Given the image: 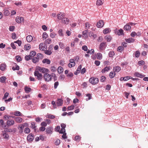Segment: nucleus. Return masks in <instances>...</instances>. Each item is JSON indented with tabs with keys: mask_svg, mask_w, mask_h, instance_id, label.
I'll return each mask as SVG.
<instances>
[{
	"mask_svg": "<svg viewBox=\"0 0 148 148\" xmlns=\"http://www.w3.org/2000/svg\"><path fill=\"white\" fill-rule=\"evenodd\" d=\"M32 39V37L31 35L28 36L26 37V40L28 42H30L31 41Z\"/></svg>",
	"mask_w": 148,
	"mask_h": 148,
	"instance_id": "obj_30",
	"label": "nucleus"
},
{
	"mask_svg": "<svg viewBox=\"0 0 148 148\" xmlns=\"http://www.w3.org/2000/svg\"><path fill=\"white\" fill-rule=\"evenodd\" d=\"M134 75L136 77H139L140 78H143L145 76L144 75H143L138 72H135L134 74Z\"/></svg>",
	"mask_w": 148,
	"mask_h": 148,
	"instance_id": "obj_12",
	"label": "nucleus"
},
{
	"mask_svg": "<svg viewBox=\"0 0 148 148\" xmlns=\"http://www.w3.org/2000/svg\"><path fill=\"white\" fill-rule=\"evenodd\" d=\"M31 48V46L30 45H28L27 46V45H25V49L26 50H29Z\"/></svg>",
	"mask_w": 148,
	"mask_h": 148,
	"instance_id": "obj_63",
	"label": "nucleus"
},
{
	"mask_svg": "<svg viewBox=\"0 0 148 148\" xmlns=\"http://www.w3.org/2000/svg\"><path fill=\"white\" fill-rule=\"evenodd\" d=\"M34 138V137L33 135L29 134L27 137V140L29 141H32Z\"/></svg>",
	"mask_w": 148,
	"mask_h": 148,
	"instance_id": "obj_13",
	"label": "nucleus"
},
{
	"mask_svg": "<svg viewBox=\"0 0 148 148\" xmlns=\"http://www.w3.org/2000/svg\"><path fill=\"white\" fill-rule=\"evenodd\" d=\"M106 42H103L100 44L99 49L100 50H103L106 47Z\"/></svg>",
	"mask_w": 148,
	"mask_h": 148,
	"instance_id": "obj_7",
	"label": "nucleus"
},
{
	"mask_svg": "<svg viewBox=\"0 0 148 148\" xmlns=\"http://www.w3.org/2000/svg\"><path fill=\"white\" fill-rule=\"evenodd\" d=\"M56 103L57 106H61L62 105L63 103V100L61 99H58Z\"/></svg>",
	"mask_w": 148,
	"mask_h": 148,
	"instance_id": "obj_16",
	"label": "nucleus"
},
{
	"mask_svg": "<svg viewBox=\"0 0 148 148\" xmlns=\"http://www.w3.org/2000/svg\"><path fill=\"white\" fill-rule=\"evenodd\" d=\"M43 78L46 82H49L52 79L51 74L50 75L48 73H46L44 75Z\"/></svg>",
	"mask_w": 148,
	"mask_h": 148,
	"instance_id": "obj_2",
	"label": "nucleus"
},
{
	"mask_svg": "<svg viewBox=\"0 0 148 148\" xmlns=\"http://www.w3.org/2000/svg\"><path fill=\"white\" fill-rule=\"evenodd\" d=\"M125 40L127 42L129 43L133 42L135 40V39L132 38H130L128 39H125Z\"/></svg>",
	"mask_w": 148,
	"mask_h": 148,
	"instance_id": "obj_19",
	"label": "nucleus"
},
{
	"mask_svg": "<svg viewBox=\"0 0 148 148\" xmlns=\"http://www.w3.org/2000/svg\"><path fill=\"white\" fill-rule=\"evenodd\" d=\"M12 69L13 70H18L19 69V67L18 66L16 65L15 68L14 66H13L12 68Z\"/></svg>",
	"mask_w": 148,
	"mask_h": 148,
	"instance_id": "obj_55",
	"label": "nucleus"
},
{
	"mask_svg": "<svg viewBox=\"0 0 148 148\" xmlns=\"http://www.w3.org/2000/svg\"><path fill=\"white\" fill-rule=\"evenodd\" d=\"M82 65H80L77 68L76 71L74 73V74L77 75L79 73L80 71L82 68Z\"/></svg>",
	"mask_w": 148,
	"mask_h": 148,
	"instance_id": "obj_20",
	"label": "nucleus"
},
{
	"mask_svg": "<svg viewBox=\"0 0 148 148\" xmlns=\"http://www.w3.org/2000/svg\"><path fill=\"white\" fill-rule=\"evenodd\" d=\"M104 3V1L101 0H97L96 4L97 5H101Z\"/></svg>",
	"mask_w": 148,
	"mask_h": 148,
	"instance_id": "obj_22",
	"label": "nucleus"
},
{
	"mask_svg": "<svg viewBox=\"0 0 148 148\" xmlns=\"http://www.w3.org/2000/svg\"><path fill=\"white\" fill-rule=\"evenodd\" d=\"M48 37V35L46 32H44L43 33L42 35V38H43L45 39L47 38Z\"/></svg>",
	"mask_w": 148,
	"mask_h": 148,
	"instance_id": "obj_39",
	"label": "nucleus"
},
{
	"mask_svg": "<svg viewBox=\"0 0 148 148\" xmlns=\"http://www.w3.org/2000/svg\"><path fill=\"white\" fill-rule=\"evenodd\" d=\"M104 25L103 22V21L100 20L97 23V27L98 28L102 27Z\"/></svg>",
	"mask_w": 148,
	"mask_h": 148,
	"instance_id": "obj_8",
	"label": "nucleus"
},
{
	"mask_svg": "<svg viewBox=\"0 0 148 148\" xmlns=\"http://www.w3.org/2000/svg\"><path fill=\"white\" fill-rule=\"evenodd\" d=\"M110 68L111 67L110 66H106L102 70L101 72L103 73H104L106 71H108L110 70Z\"/></svg>",
	"mask_w": 148,
	"mask_h": 148,
	"instance_id": "obj_14",
	"label": "nucleus"
},
{
	"mask_svg": "<svg viewBox=\"0 0 148 148\" xmlns=\"http://www.w3.org/2000/svg\"><path fill=\"white\" fill-rule=\"evenodd\" d=\"M34 75L35 76L37 77V79L38 80H41L42 78V74L39 73V71L37 69L35 70L34 73Z\"/></svg>",
	"mask_w": 148,
	"mask_h": 148,
	"instance_id": "obj_1",
	"label": "nucleus"
},
{
	"mask_svg": "<svg viewBox=\"0 0 148 148\" xmlns=\"http://www.w3.org/2000/svg\"><path fill=\"white\" fill-rule=\"evenodd\" d=\"M14 114L16 116H22V114L19 111H16L14 112Z\"/></svg>",
	"mask_w": 148,
	"mask_h": 148,
	"instance_id": "obj_27",
	"label": "nucleus"
},
{
	"mask_svg": "<svg viewBox=\"0 0 148 148\" xmlns=\"http://www.w3.org/2000/svg\"><path fill=\"white\" fill-rule=\"evenodd\" d=\"M24 131L25 133L28 134L30 133V130L29 128L26 127L24 129Z\"/></svg>",
	"mask_w": 148,
	"mask_h": 148,
	"instance_id": "obj_41",
	"label": "nucleus"
},
{
	"mask_svg": "<svg viewBox=\"0 0 148 148\" xmlns=\"http://www.w3.org/2000/svg\"><path fill=\"white\" fill-rule=\"evenodd\" d=\"M115 75V73H114L112 72H111L109 74V76L111 78H113Z\"/></svg>",
	"mask_w": 148,
	"mask_h": 148,
	"instance_id": "obj_44",
	"label": "nucleus"
},
{
	"mask_svg": "<svg viewBox=\"0 0 148 148\" xmlns=\"http://www.w3.org/2000/svg\"><path fill=\"white\" fill-rule=\"evenodd\" d=\"M39 61L38 58L36 57H34L33 58L32 61L34 63H36Z\"/></svg>",
	"mask_w": 148,
	"mask_h": 148,
	"instance_id": "obj_45",
	"label": "nucleus"
},
{
	"mask_svg": "<svg viewBox=\"0 0 148 148\" xmlns=\"http://www.w3.org/2000/svg\"><path fill=\"white\" fill-rule=\"evenodd\" d=\"M57 69L54 66H51V70L52 72H55L56 71Z\"/></svg>",
	"mask_w": 148,
	"mask_h": 148,
	"instance_id": "obj_49",
	"label": "nucleus"
},
{
	"mask_svg": "<svg viewBox=\"0 0 148 148\" xmlns=\"http://www.w3.org/2000/svg\"><path fill=\"white\" fill-rule=\"evenodd\" d=\"M62 22L65 24L67 25L69 22V20L68 18L64 17L62 20Z\"/></svg>",
	"mask_w": 148,
	"mask_h": 148,
	"instance_id": "obj_15",
	"label": "nucleus"
},
{
	"mask_svg": "<svg viewBox=\"0 0 148 148\" xmlns=\"http://www.w3.org/2000/svg\"><path fill=\"white\" fill-rule=\"evenodd\" d=\"M47 123L45 122H42L41 123V125L42 126L46 127L47 125Z\"/></svg>",
	"mask_w": 148,
	"mask_h": 148,
	"instance_id": "obj_64",
	"label": "nucleus"
},
{
	"mask_svg": "<svg viewBox=\"0 0 148 148\" xmlns=\"http://www.w3.org/2000/svg\"><path fill=\"white\" fill-rule=\"evenodd\" d=\"M82 49L85 51H86L88 50L87 47L86 45L83 46L82 47Z\"/></svg>",
	"mask_w": 148,
	"mask_h": 148,
	"instance_id": "obj_62",
	"label": "nucleus"
},
{
	"mask_svg": "<svg viewBox=\"0 0 148 148\" xmlns=\"http://www.w3.org/2000/svg\"><path fill=\"white\" fill-rule=\"evenodd\" d=\"M25 59L26 60H30L31 58V57L30 56V55L29 56H25Z\"/></svg>",
	"mask_w": 148,
	"mask_h": 148,
	"instance_id": "obj_52",
	"label": "nucleus"
},
{
	"mask_svg": "<svg viewBox=\"0 0 148 148\" xmlns=\"http://www.w3.org/2000/svg\"><path fill=\"white\" fill-rule=\"evenodd\" d=\"M105 39L107 40L108 42H110L112 39L111 37L109 36H106L105 37Z\"/></svg>",
	"mask_w": 148,
	"mask_h": 148,
	"instance_id": "obj_35",
	"label": "nucleus"
},
{
	"mask_svg": "<svg viewBox=\"0 0 148 148\" xmlns=\"http://www.w3.org/2000/svg\"><path fill=\"white\" fill-rule=\"evenodd\" d=\"M136 57L138 58L140 55V53L139 51H137L135 53Z\"/></svg>",
	"mask_w": 148,
	"mask_h": 148,
	"instance_id": "obj_43",
	"label": "nucleus"
},
{
	"mask_svg": "<svg viewBox=\"0 0 148 148\" xmlns=\"http://www.w3.org/2000/svg\"><path fill=\"white\" fill-rule=\"evenodd\" d=\"M47 118L50 119H54L55 118V116L51 114L48 113L46 116Z\"/></svg>",
	"mask_w": 148,
	"mask_h": 148,
	"instance_id": "obj_24",
	"label": "nucleus"
},
{
	"mask_svg": "<svg viewBox=\"0 0 148 148\" xmlns=\"http://www.w3.org/2000/svg\"><path fill=\"white\" fill-rule=\"evenodd\" d=\"M2 136L4 138L7 139H8L9 135L6 132H3L2 134Z\"/></svg>",
	"mask_w": 148,
	"mask_h": 148,
	"instance_id": "obj_31",
	"label": "nucleus"
},
{
	"mask_svg": "<svg viewBox=\"0 0 148 148\" xmlns=\"http://www.w3.org/2000/svg\"><path fill=\"white\" fill-rule=\"evenodd\" d=\"M131 29L130 26L128 24H127L124 26V29L125 30L128 31L130 30Z\"/></svg>",
	"mask_w": 148,
	"mask_h": 148,
	"instance_id": "obj_17",
	"label": "nucleus"
},
{
	"mask_svg": "<svg viewBox=\"0 0 148 148\" xmlns=\"http://www.w3.org/2000/svg\"><path fill=\"white\" fill-rule=\"evenodd\" d=\"M75 108V106L73 105H72L68 107L67 109L68 110H73Z\"/></svg>",
	"mask_w": 148,
	"mask_h": 148,
	"instance_id": "obj_42",
	"label": "nucleus"
},
{
	"mask_svg": "<svg viewBox=\"0 0 148 148\" xmlns=\"http://www.w3.org/2000/svg\"><path fill=\"white\" fill-rule=\"evenodd\" d=\"M4 131L5 132H6L15 133L16 131V130L15 128H13V129L7 128L5 129Z\"/></svg>",
	"mask_w": 148,
	"mask_h": 148,
	"instance_id": "obj_6",
	"label": "nucleus"
},
{
	"mask_svg": "<svg viewBox=\"0 0 148 148\" xmlns=\"http://www.w3.org/2000/svg\"><path fill=\"white\" fill-rule=\"evenodd\" d=\"M53 129L52 127H47L46 130L47 133L48 134H52Z\"/></svg>",
	"mask_w": 148,
	"mask_h": 148,
	"instance_id": "obj_9",
	"label": "nucleus"
},
{
	"mask_svg": "<svg viewBox=\"0 0 148 148\" xmlns=\"http://www.w3.org/2000/svg\"><path fill=\"white\" fill-rule=\"evenodd\" d=\"M86 96L88 97V98L86 99V100L88 101L92 99L91 95L90 94H88L86 95Z\"/></svg>",
	"mask_w": 148,
	"mask_h": 148,
	"instance_id": "obj_50",
	"label": "nucleus"
},
{
	"mask_svg": "<svg viewBox=\"0 0 148 148\" xmlns=\"http://www.w3.org/2000/svg\"><path fill=\"white\" fill-rule=\"evenodd\" d=\"M36 54V53L34 51H32L30 53L29 55L32 57L34 56Z\"/></svg>",
	"mask_w": 148,
	"mask_h": 148,
	"instance_id": "obj_47",
	"label": "nucleus"
},
{
	"mask_svg": "<svg viewBox=\"0 0 148 148\" xmlns=\"http://www.w3.org/2000/svg\"><path fill=\"white\" fill-rule=\"evenodd\" d=\"M115 55L114 51H111L108 53V55L110 57L112 58Z\"/></svg>",
	"mask_w": 148,
	"mask_h": 148,
	"instance_id": "obj_32",
	"label": "nucleus"
},
{
	"mask_svg": "<svg viewBox=\"0 0 148 148\" xmlns=\"http://www.w3.org/2000/svg\"><path fill=\"white\" fill-rule=\"evenodd\" d=\"M24 19L22 17L17 16L16 19V22L18 23H21L23 21Z\"/></svg>",
	"mask_w": 148,
	"mask_h": 148,
	"instance_id": "obj_11",
	"label": "nucleus"
},
{
	"mask_svg": "<svg viewBox=\"0 0 148 148\" xmlns=\"http://www.w3.org/2000/svg\"><path fill=\"white\" fill-rule=\"evenodd\" d=\"M51 39L50 38H48L45 41V43L46 44H49L51 43Z\"/></svg>",
	"mask_w": 148,
	"mask_h": 148,
	"instance_id": "obj_38",
	"label": "nucleus"
},
{
	"mask_svg": "<svg viewBox=\"0 0 148 148\" xmlns=\"http://www.w3.org/2000/svg\"><path fill=\"white\" fill-rule=\"evenodd\" d=\"M99 79L97 78L92 77L90 78L89 82L93 85L97 84L99 82Z\"/></svg>",
	"mask_w": 148,
	"mask_h": 148,
	"instance_id": "obj_4",
	"label": "nucleus"
},
{
	"mask_svg": "<svg viewBox=\"0 0 148 148\" xmlns=\"http://www.w3.org/2000/svg\"><path fill=\"white\" fill-rule=\"evenodd\" d=\"M51 104L52 105H53L54 108L55 109L57 107L56 104L55 103V102L54 101H52Z\"/></svg>",
	"mask_w": 148,
	"mask_h": 148,
	"instance_id": "obj_61",
	"label": "nucleus"
},
{
	"mask_svg": "<svg viewBox=\"0 0 148 148\" xmlns=\"http://www.w3.org/2000/svg\"><path fill=\"white\" fill-rule=\"evenodd\" d=\"M15 58L16 60L18 62H19L21 60V58L19 56H16Z\"/></svg>",
	"mask_w": 148,
	"mask_h": 148,
	"instance_id": "obj_48",
	"label": "nucleus"
},
{
	"mask_svg": "<svg viewBox=\"0 0 148 148\" xmlns=\"http://www.w3.org/2000/svg\"><path fill=\"white\" fill-rule=\"evenodd\" d=\"M106 77L105 76H102L101 77L100 81L102 82H103L106 80Z\"/></svg>",
	"mask_w": 148,
	"mask_h": 148,
	"instance_id": "obj_53",
	"label": "nucleus"
},
{
	"mask_svg": "<svg viewBox=\"0 0 148 148\" xmlns=\"http://www.w3.org/2000/svg\"><path fill=\"white\" fill-rule=\"evenodd\" d=\"M45 45L43 43H41L39 45V48L40 50H44L45 49Z\"/></svg>",
	"mask_w": 148,
	"mask_h": 148,
	"instance_id": "obj_21",
	"label": "nucleus"
},
{
	"mask_svg": "<svg viewBox=\"0 0 148 148\" xmlns=\"http://www.w3.org/2000/svg\"><path fill=\"white\" fill-rule=\"evenodd\" d=\"M52 77H53L54 78V81H55L57 80V77L56 75L54 73H52L51 74Z\"/></svg>",
	"mask_w": 148,
	"mask_h": 148,
	"instance_id": "obj_51",
	"label": "nucleus"
},
{
	"mask_svg": "<svg viewBox=\"0 0 148 148\" xmlns=\"http://www.w3.org/2000/svg\"><path fill=\"white\" fill-rule=\"evenodd\" d=\"M6 78L5 76H2L0 78V81L2 83H4L6 80Z\"/></svg>",
	"mask_w": 148,
	"mask_h": 148,
	"instance_id": "obj_36",
	"label": "nucleus"
},
{
	"mask_svg": "<svg viewBox=\"0 0 148 148\" xmlns=\"http://www.w3.org/2000/svg\"><path fill=\"white\" fill-rule=\"evenodd\" d=\"M65 15L64 13L60 12L57 15V18L59 20H62L64 17Z\"/></svg>",
	"mask_w": 148,
	"mask_h": 148,
	"instance_id": "obj_5",
	"label": "nucleus"
},
{
	"mask_svg": "<svg viewBox=\"0 0 148 148\" xmlns=\"http://www.w3.org/2000/svg\"><path fill=\"white\" fill-rule=\"evenodd\" d=\"M121 69L120 67L119 66H116L114 68V71L115 72H119Z\"/></svg>",
	"mask_w": 148,
	"mask_h": 148,
	"instance_id": "obj_29",
	"label": "nucleus"
},
{
	"mask_svg": "<svg viewBox=\"0 0 148 148\" xmlns=\"http://www.w3.org/2000/svg\"><path fill=\"white\" fill-rule=\"evenodd\" d=\"M36 69L40 72H41L45 74L49 72V70L48 69L44 67H41L38 66L36 68Z\"/></svg>",
	"mask_w": 148,
	"mask_h": 148,
	"instance_id": "obj_3",
	"label": "nucleus"
},
{
	"mask_svg": "<svg viewBox=\"0 0 148 148\" xmlns=\"http://www.w3.org/2000/svg\"><path fill=\"white\" fill-rule=\"evenodd\" d=\"M59 46L60 48L63 49L64 47V45L63 43L61 42H59Z\"/></svg>",
	"mask_w": 148,
	"mask_h": 148,
	"instance_id": "obj_59",
	"label": "nucleus"
},
{
	"mask_svg": "<svg viewBox=\"0 0 148 148\" xmlns=\"http://www.w3.org/2000/svg\"><path fill=\"white\" fill-rule=\"evenodd\" d=\"M110 32V30L109 28H106L103 30V33L105 34L108 33Z\"/></svg>",
	"mask_w": 148,
	"mask_h": 148,
	"instance_id": "obj_34",
	"label": "nucleus"
},
{
	"mask_svg": "<svg viewBox=\"0 0 148 148\" xmlns=\"http://www.w3.org/2000/svg\"><path fill=\"white\" fill-rule=\"evenodd\" d=\"M97 58L99 60H101L102 58V54L99 53L97 54Z\"/></svg>",
	"mask_w": 148,
	"mask_h": 148,
	"instance_id": "obj_37",
	"label": "nucleus"
},
{
	"mask_svg": "<svg viewBox=\"0 0 148 148\" xmlns=\"http://www.w3.org/2000/svg\"><path fill=\"white\" fill-rule=\"evenodd\" d=\"M5 64H2L0 66V69L2 71H3L5 70Z\"/></svg>",
	"mask_w": 148,
	"mask_h": 148,
	"instance_id": "obj_33",
	"label": "nucleus"
},
{
	"mask_svg": "<svg viewBox=\"0 0 148 148\" xmlns=\"http://www.w3.org/2000/svg\"><path fill=\"white\" fill-rule=\"evenodd\" d=\"M25 92L28 93L29 92L31 91V89L29 88H28L27 86H26L25 88Z\"/></svg>",
	"mask_w": 148,
	"mask_h": 148,
	"instance_id": "obj_40",
	"label": "nucleus"
},
{
	"mask_svg": "<svg viewBox=\"0 0 148 148\" xmlns=\"http://www.w3.org/2000/svg\"><path fill=\"white\" fill-rule=\"evenodd\" d=\"M14 124V121L12 120H8L7 121V125L8 126H11Z\"/></svg>",
	"mask_w": 148,
	"mask_h": 148,
	"instance_id": "obj_10",
	"label": "nucleus"
},
{
	"mask_svg": "<svg viewBox=\"0 0 148 148\" xmlns=\"http://www.w3.org/2000/svg\"><path fill=\"white\" fill-rule=\"evenodd\" d=\"M50 60L47 59H45L42 61V62L43 63H46L48 64H50Z\"/></svg>",
	"mask_w": 148,
	"mask_h": 148,
	"instance_id": "obj_28",
	"label": "nucleus"
},
{
	"mask_svg": "<svg viewBox=\"0 0 148 148\" xmlns=\"http://www.w3.org/2000/svg\"><path fill=\"white\" fill-rule=\"evenodd\" d=\"M15 121L17 123H21L23 121L22 119L20 117H16L14 118Z\"/></svg>",
	"mask_w": 148,
	"mask_h": 148,
	"instance_id": "obj_18",
	"label": "nucleus"
},
{
	"mask_svg": "<svg viewBox=\"0 0 148 148\" xmlns=\"http://www.w3.org/2000/svg\"><path fill=\"white\" fill-rule=\"evenodd\" d=\"M3 12L4 15L6 16H8L10 14L8 10L6 9H4L3 10Z\"/></svg>",
	"mask_w": 148,
	"mask_h": 148,
	"instance_id": "obj_23",
	"label": "nucleus"
},
{
	"mask_svg": "<svg viewBox=\"0 0 148 148\" xmlns=\"http://www.w3.org/2000/svg\"><path fill=\"white\" fill-rule=\"evenodd\" d=\"M45 52L46 54L48 55H50L52 53V52H51V51H49V50H48L45 51Z\"/></svg>",
	"mask_w": 148,
	"mask_h": 148,
	"instance_id": "obj_54",
	"label": "nucleus"
},
{
	"mask_svg": "<svg viewBox=\"0 0 148 148\" xmlns=\"http://www.w3.org/2000/svg\"><path fill=\"white\" fill-rule=\"evenodd\" d=\"M123 49V47L122 46H119L117 49V51L119 52H121Z\"/></svg>",
	"mask_w": 148,
	"mask_h": 148,
	"instance_id": "obj_56",
	"label": "nucleus"
},
{
	"mask_svg": "<svg viewBox=\"0 0 148 148\" xmlns=\"http://www.w3.org/2000/svg\"><path fill=\"white\" fill-rule=\"evenodd\" d=\"M63 68L61 66H59L58 68V72L59 74L63 72Z\"/></svg>",
	"mask_w": 148,
	"mask_h": 148,
	"instance_id": "obj_25",
	"label": "nucleus"
},
{
	"mask_svg": "<svg viewBox=\"0 0 148 148\" xmlns=\"http://www.w3.org/2000/svg\"><path fill=\"white\" fill-rule=\"evenodd\" d=\"M94 50L93 49H91V50H88L87 52V53H90V54H93V53H94Z\"/></svg>",
	"mask_w": 148,
	"mask_h": 148,
	"instance_id": "obj_57",
	"label": "nucleus"
},
{
	"mask_svg": "<svg viewBox=\"0 0 148 148\" xmlns=\"http://www.w3.org/2000/svg\"><path fill=\"white\" fill-rule=\"evenodd\" d=\"M31 124V128H32L33 129H34L36 127V126L35 125V123H34V122H32Z\"/></svg>",
	"mask_w": 148,
	"mask_h": 148,
	"instance_id": "obj_60",
	"label": "nucleus"
},
{
	"mask_svg": "<svg viewBox=\"0 0 148 148\" xmlns=\"http://www.w3.org/2000/svg\"><path fill=\"white\" fill-rule=\"evenodd\" d=\"M145 63V62L142 60L140 61H138V64L139 66L142 65L144 64Z\"/></svg>",
	"mask_w": 148,
	"mask_h": 148,
	"instance_id": "obj_46",
	"label": "nucleus"
},
{
	"mask_svg": "<svg viewBox=\"0 0 148 148\" xmlns=\"http://www.w3.org/2000/svg\"><path fill=\"white\" fill-rule=\"evenodd\" d=\"M80 139V137L79 136H76L75 138V140L79 141Z\"/></svg>",
	"mask_w": 148,
	"mask_h": 148,
	"instance_id": "obj_58",
	"label": "nucleus"
},
{
	"mask_svg": "<svg viewBox=\"0 0 148 148\" xmlns=\"http://www.w3.org/2000/svg\"><path fill=\"white\" fill-rule=\"evenodd\" d=\"M117 33V34L119 36L123 35L124 34L123 30L121 29L118 30Z\"/></svg>",
	"mask_w": 148,
	"mask_h": 148,
	"instance_id": "obj_26",
	"label": "nucleus"
}]
</instances>
